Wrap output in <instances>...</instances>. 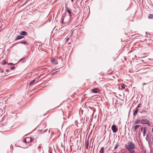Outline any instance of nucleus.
Listing matches in <instances>:
<instances>
[{
  "label": "nucleus",
  "instance_id": "nucleus-24",
  "mask_svg": "<svg viewBox=\"0 0 153 153\" xmlns=\"http://www.w3.org/2000/svg\"><path fill=\"white\" fill-rule=\"evenodd\" d=\"M15 68V67H12L10 68V69L11 70H13Z\"/></svg>",
  "mask_w": 153,
  "mask_h": 153
},
{
  "label": "nucleus",
  "instance_id": "nucleus-8",
  "mask_svg": "<svg viewBox=\"0 0 153 153\" xmlns=\"http://www.w3.org/2000/svg\"><path fill=\"white\" fill-rule=\"evenodd\" d=\"M66 11H67V12H68V14H69V16L70 17H71V16L72 13H71V10L69 9H68V8L67 7H66Z\"/></svg>",
  "mask_w": 153,
  "mask_h": 153
},
{
  "label": "nucleus",
  "instance_id": "nucleus-18",
  "mask_svg": "<svg viewBox=\"0 0 153 153\" xmlns=\"http://www.w3.org/2000/svg\"><path fill=\"white\" fill-rule=\"evenodd\" d=\"M148 18L149 19H152L153 18V15L152 14H150Z\"/></svg>",
  "mask_w": 153,
  "mask_h": 153
},
{
  "label": "nucleus",
  "instance_id": "nucleus-34",
  "mask_svg": "<svg viewBox=\"0 0 153 153\" xmlns=\"http://www.w3.org/2000/svg\"><path fill=\"white\" fill-rule=\"evenodd\" d=\"M73 31H72V32L71 35H72V34H73Z\"/></svg>",
  "mask_w": 153,
  "mask_h": 153
},
{
  "label": "nucleus",
  "instance_id": "nucleus-23",
  "mask_svg": "<svg viewBox=\"0 0 153 153\" xmlns=\"http://www.w3.org/2000/svg\"><path fill=\"white\" fill-rule=\"evenodd\" d=\"M121 87L122 89H124L125 88L124 85L123 84L121 85Z\"/></svg>",
  "mask_w": 153,
  "mask_h": 153
},
{
  "label": "nucleus",
  "instance_id": "nucleus-38",
  "mask_svg": "<svg viewBox=\"0 0 153 153\" xmlns=\"http://www.w3.org/2000/svg\"><path fill=\"white\" fill-rule=\"evenodd\" d=\"M116 153V152H114V153Z\"/></svg>",
  "mask_w": 153,
  "mask_h": 153
},
{
  "label": "nucleus",
  "instance_id": "nucleus-6",
  "mask_svg": "<svg viewBox=\"0 0 153 153\" xmlns=\"http://www.w3.org/2000/svg\"><path fill=\"white\" fill-rule=\"evenodd\" d=\"M85 148L86 149H88V145H89V141L88 140H85Z\"/></svg>",
  "mask_w": 153,
  "mask_h": 153
},
{
  "label": "nucleus",
  "instance_id": "nucleus-4",
  "mask_svg": "<svg viewBox=\"0 0 153 153\" xmlns=\"http://www.w3.org/2000/svg\"><path fill=\"white\" fill-rule=\"evenodd\" d=\"M37 149L39 150V152L40 153H43L44 152L43 150L42 149V146L41 145L38 146Z\"/></svg>",
  "mask_w": 153,
  "mask_h": 153
},
{
  "label": "nucleus",
  "instance_id": "nucleus-29",
  "mask_svg": "<svg viewBox=\"0 0 153 153\" xmlns=\"http://www.w3.org/2000/svg\"><path fill=\"white\" fill-rule=\"evenodd\" d=\"M146 111H142L141 112H140L141 113H143L144 112H146Z\"/></svg>",
  "mask_w": 153,
  "mask_h": 153
},
{
  "label": "nucleus",
  "instance_id": "nucleus-22",
  "mask_svg": "<svg viewBox=\"0 0 153 153\" xmlns=\"http://www.w3.org/2000/svg\"><path fill=\"white\" fill-rule=\"evenodd\" d=\"M8 65H14V64L13 63H9L7 64Z\"/></svg>",
  "mask_w": 153,
  "mask_h": 153
},
{
  "label": "nucleus",
  "instance_id": "nucleus-21",
  "mask_svg": "<svg viewBox=\"0 0 153 153\" xmlns=\"http://www.w3.org/2000/svg\"><path fill=\"white\" fill-rule=\"evenodd\" d=\"M141 104L140 103L137 105L136 108H139L141 107Z\"/></svg>",
  "mask_w": 153,
  "mask_h": 153
},
{
  "label": "nucleus",
  "instance_id": "nucleus-16",
  "mask_svg": "<svg viewBox=\"0 0 153 153\" xmlns=\"http://www.w3.org/2000/svg\"><path fill=\"white\" fill-rule=\"evenodd\" d=\"M25 58H23L21 59L19 61V62L22 61V62H25Z\"/></svg>",
  "mask_w": 153,
  "mask_h": 153
},
{
  "label": "nucleus",
  "instance_id": "nucleus-5",
  "mask_svg": "<svg viewBox=\"0 0 153 153\" xmlns=\"http://www.w3.org/2000/svg\"><path fill=\"white\" fill-rule=\"evenodd\" d=\"M92 91L94 93H97L99 92V90L97 88H95L92 89Z\"/></svg>",
  "mask_w": 153,
  "mask_h": 153
},
{
  "label": "nucleus",
  "instance_id": "nucleus-7",
  "mask_svg": "<svg viewBox=\"0 0 153 153\" xmlns=\"http://www.w3.org/2000/svg\"><path fill=\"white\" fill-rule=\"evenodd\" d=\"M139 109L136 108V109L133 111L134 112L133 113V115L134 116H135L136 115V114H137V112L139 111Z\"/></svg>",
  "mask_w": 153,
  "mask_h": 153
},
{
  "label": "nucleus",
  "instance_id": "nucleus-31",
  "mask_svg": "<svg viewBox=\"0 0 153 153\" xmlns=\"http://www.w3.org/2000/svg\"><path fill=\"white\" fill-rule=\"evenodd\" d=\"M58 72V71H56V72L53 73V74H56Z\"/></svg>",
  "mask_w": 153,
  "mask_h": 153
},
{
  "label": "nucleus",
  "instance_id": "nucleus-28",
  "mask_svg": "<svg viewBox=\"0 0 153 153\" xmlns=\"http://www.w3.org/2000/svg\"><path fill=\"white\" fill-rule=\"evenodd\" d=\"M10 70L9 69H7L6 70V72H10Z\"/></svg>",
  "mask_w": 153,
  "mask_h": 153
},
{
  "label": "nucleus",
  "instance_id": "nucleus-15",
  "mask_svg": "<svg viewBox=\"0 0 153 153\" xmlns=\"http://www.w3.org/2000/svg\"><path fill=\"white\" fill-rule=\"evenodd\" d=\"M140 126L139 125H136L135 126H134V131H135L137 130V128H138Z\"/></svg>",
  "mask_w": 153,
  "mask_h": 153
},
{
  "label": "nucleus",
  "instance_id": "nucleus-12",
  "mask_svg": "<svg viewBox=\"0 0 153 153\" xmlns=\"http://www.w3.org/2000/svg\"><path fill=\"white\" fill-rule=\"evenodd\" d=\"M27 34V33L25 31H21L20 33V34L22 35H26Z\"/></svg>",
  "mask_w": 153,
  "mask_h": 153
},
{
  "label": "nucleus",
  "instance_id": "nucleus-40",
  "mask_svg": "<svg viewBox=\"0 0 153 153\" xmlns=\"http://www.w3.org/2000/svg\"><path fill=\"white\" fill-rule=\"evenodd\" d=\"M123 153H124V152H123Z\"/></svg>",
  "mask_w": 153,
  "mask_h": 153
},
{
  "label": "nucleus",
  "instance_id": "nucleus-2",
  "mask_svg": "<svg viewBox=\"0 0 153 153\" xmlns=\"http://www.w3.org/2000/svg\"><path fill=\"white\" fill-rule=\"evenodd\" d=\"M141 123L143 124H147L149 126H151V124L149 121L147 119H143L140 121Z\"/></svg>",
  "mask_w": 153,
  "mask_h": 153
},
{
  "label": "nucleus",
  "instance_id": "nucleus-30",
  "mask_svg": "<svg viewBox=\"0 0 153 153\" xmlns=\"http://www.w3.org/2000/svg\"><path fill=\"white\" fill-rule=\"evenodd\" d=\"M148 137V134H147L146 135V140H147V138Z\"/></svg>",
  "mask_w": 153,
  "mask_h": 153
},
{
  "label": "nucleus",
  "instance_id": "nucleus-14",
  "mask_svg": "<svg viewBox=\"0 0 153 153\" xmlns=\"http://www.w3.org/2000/svg\"><path fill=\"white\" fill-rule=\"evenodd\" d=\"M146 128L144 127L143 129V136H145L146 134Z\"/></svg>",
  "mask_w": 153,
  "mask_h": 153
},
{
  "label": "nucleus",
  "instance_id": "nucleus-26",
  "mask_svg": "<svg viewBox=\"0 0 153 153\" xmlns=\"http://www.w3.org/2000/svg\"><path fill=\"white\" fill-rule=\"evenodd\" d=\"M0 71L1 73H3V70L2 69H0Z\"/></svg>",
  "mask_w": 153,
  "mask_h": 153
},
{
  "label": "nucleus",
  "instance_id": "nucleus-17",
  "mask_svg": "<svg viewBox=\"0 0 153 153\" xmlns=\"http://www.w3.org/2000/svg\"><path fill=\"white\" fill-rule=\"evenodd\" d=\"M35 81V79H34L33 80L31 81L30 82V83L29 84V85H32L34 83Z\"/></svg>",
  "mask_w": 153,
  "mask_h": 153
},
{
  "label": "nucleus",
  "instance_id": "nucleus-3",
  "mask_svg": "<svg viewBox=\"0 0 153 153\" xmlns=\"http://www.w3.org/2000/svg\"><path fill=\"white\" fill-rule=\"evenodd\" d=\"M112 130L114 133H116L118 130V129L116 126L114 125L112 126L111 127Z\"/></svg>",
  "mask_w": 153,
  "mask_h": 153
},
{
  "label": "nucleus",
  "instance_id": "nucleus-32",
  "mask_svg": "<svg viewBox=\"0 0 153 153\" xmlns=\"http://www.w3.org/2000/svg\"><path fill=\"white\" fill-rule=\"evenodd\" d=\"M143 127H142L141 128V131H143Z\"/></svg>",
  "mask_w": 153,
  "mask_h": 153
},
{
  "label": "nucleus",
  "instance_id": "nucleus-37",
  "mask_svg": "<svg viewBox=\"0 0 153 153\" xmlns=\"http://www.w3.org/2000/svg\"><path fill=\"white\" fill-rule=\"evenodd\" d=\"M51 61L52 62H53V59H52V60H51Z\"/></svg>",
  "mask_w": 153,
  "mask_h": 153
},
{
  "label": "nucleus",
  "instance_id": "nucleus-10",
  "mask_svg": "<svg viewBox=\"0 0 153 153\" xmlns=\"http://www.w3.org/2000/svg\"><path fill=\"white\" fill-rule=\"evenodd\" d=\"M17 44H22L24 45L28 44V43L25 40H23L19 42Z\"/></svg>",
  "mask_w": 153,
  "mask_h": 153
},
{
  "label": "nucleus",
  "instance_id": "nucleus-1",
  "mask_svg": "<svg viewBox=\"0 0 153 153\" xmlns=\"http://www.w3.org/2000/svg\"><path fill=\"white\" fill-rule=\"evenodd\" d=\"M125 147L126 149H128L131 153H133L134 152L133 149H134L135 147L132 143H129L128 145H126V144Z\"/></svg>",
  "mask_w": 153,
  "mask_h": 153
},
{
  "label": "nucleus",
  "instance_id": "nucleus-33",
  "mask_svg": "<svg viewBox=\"0 0 153 153\" xmlns=\"http://www.w3.org/2000/svg\"><path fill=\"white\" fill-rule=\"evenodd\" d=\"M6 73L4 72V74L3 75V76H5L6 75Z\"/></svg>",
  "mask_w": 153,
  "mask_h": 153
},
{
  "label": "nucleus",
  "instance_id": "nucleus-19",
  "mask_svg": "<svg viewBox=\"0 0 153 153\" xmlns=\"http://www.w3.org/2000/svg\"><path fill=\"white\" fill-rule=\"evenodd\" d=\"M140 120L138 119H137V120H136L135 122V124H137L140 123Z\"/></svg>",
  "mask_w": 153,
  "mask_h": 153
},
{
  "label": "nucleus",
  "instance_id": "nucleus-27",
  "mask_svg": "<svg viewBox=\"0 0 153 153\" xmlns=\"http://www.w3.org/2000/svg\"><path fill=\"white\" fill-rule=\"evenodd\" d=\"M69 40V38H67L66 39V41L68 42V41Z\"/></svg>",
  "mask_w": 153,
  "mask_h": 153
},
{
  "label": "nucleus",
  "instance_id": "nucleus-35",
  "mask_svg": "<svg viewBox=\"0 0 153 153\" xmlns=\"http://www.w3.org/2000/svg\"><path fill=\"white\" fill-rule=\"evenodd\" d=\"M62 22H63V19H62Z\"/></svg>",
  "mask_w": 153,
  "mask_h": 153
},
{
  "label": "nucleus",
  "instance_id": "nucleus-36",
  "mask_svg": "<svg viewBox=\"0 0 153 153\" xmlns=\"http://www.w3.org/2000/svg\"><path fill=\"white\" fill-rule=\"evenodd\" d=\"M74 0H71V1L72 2H73V1H74Z\"/></svg>",
  "mask_w": 153,
  "mask_h": 153
},
{
  "label": "nucleus",
  "instance_id": "nucleus-39",
  "mask_svg": "<svg viewBox=\"0 0 153 153\" xmlns=\"http://www.w3.org/2000/svg\"><path fill=\"white\" fill-rule=\"evenodd\" d=\"M143 84L145 85V83H143Z\"/></svg>",
  "mask_w": 153,
  "mask_h": 153
},
{
  "label": "nucleus",
  "instance_id": "nucleus-20",
  "mask_svg": "<svg viewBox=\"0 0 153 153\" xmlns=\"http://www.w3.org/2000/svg\"><path fill=\"white\" fill-rule=\"evenodd\" d=\"M6 63V62L5 61V60H3L2 62V64L3 65H5Z\"/></svg>",
  "mask_w": 153,
  "mask_h": 153
},
{
  "label": "nucleus",
  "instance_id": "nucleus-25",
  "mask_svg": "<svg viewBox=\"0 0 153 153\" xmlns=\"http://www.w3.org/2000/svg\"><path fill=\"white\" fill-rule=\"evenodd\" d=\"M118 144H116V145H115V146L114 148V149H116L118 147Z\"/></svg>",
  "mask_w": 153,
  "mask_h": 153
},
{
  "label": "nucleus",
  "instance_id": "nucleus-13",
  "mask_svg": "<svg viewBox=\"0 0 153 153\" xmlns=\"http://www.w3.org/2000/svg\"><path fill=\"white\" fill-rule=\"evenodd\" d=\"M26 140H27L28 141L30 140H31V138L30 137H27L26 139H25L24 140V142L25 143H27V142Z\"/></svg>",
  "mask_w": 153,
  "mask_h": 153
},
{
  "label": "nucleus",
  "instance_id": "nucleus-11",
  "mask_svg": "<svg viewBox=\"0 0 153 153\" xmlns=\"http://www.w3.org/2000/svg\"><path fill=\"white\" fill-rule=\"evenodd\" d=\"M104 147H102L101 148L100 150L99 151V153H104Z\"/></svg>",
  "mask_w": 153,
  "mask_h": 153
},
{
  "label": "nucleus",
  "instance_id": "nucleus-9",
  "mask_svg": "<svg viewBox=\"0 0 153 153\" xmlns=\"http://www.w3.org/2000/svg\"><path fill=\"white\" fill-rule=\"evenodd\" d=\"M24 37L23 36H18L16 37V39H15V40L20 39L22 38H23Z\"/></svg>",
  "mask_w": 153,
  "mask_h": 153
}]
</instances>
